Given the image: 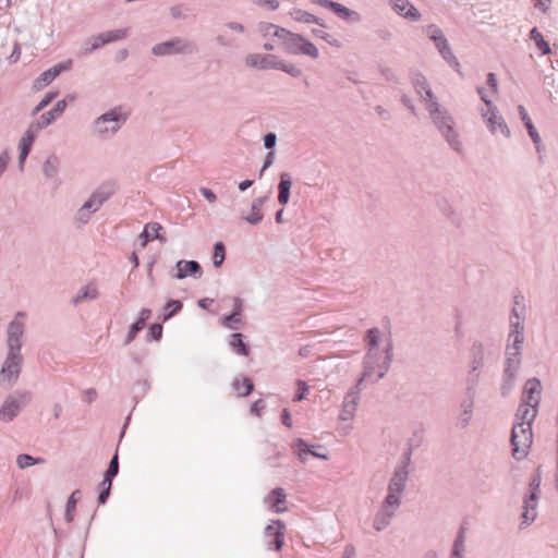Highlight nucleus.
I'll return each mask as SVG.
<instances>
[{
  "mask_svg": "<svg viewBox=\"0 0 558 558\" xmlns=\"http://www.w3.org/2000/svg\"><path fill=\"white\" fill-rule=\"evenodd\" d=\"M129 114L121 106H116L97 117L92 123V132L100 138L116 135L128 121Z\"/></svg>",
  "mask_w": 558,
  "mask_h": 558,
  "instance_id": "1",
  "label": "nucleus"
},
{
  "mask_svg": "<svg viewBox=\"0 0 558 558\" xmlns=\"http://www.w3.org/2000/svg\"><path fill=\"white\" fill-rule=\"evenodd\" d=\"M275 36L282 40L284 51L289 54H303L313 59L319 57L317 47L301 34L277 29Z\"/></svg>",
  "mask_w": 558,
  "mask_h": 558,
  "instance_id": "2",
  "label": "nucleus"
},
{
  "mask_svg": "<svg viewBox=\"0 0 558 558\" xmlns=\"http://www.w3.org/2000/svg\"><path fill=\"white\" fill-rule=\"evenodd\" d=\"M542 385L536 378L525 383L522 393V402L518 409L517 420L534 421L541 400Z\"/></svg>",
  "mask_w": 558,
  "mask_h": 558,
  "instance_id": "3",
  "label": "nucleus"
},
{
  "mask_svg": "<svg viewBox=\"0 0 558 558\" xmlns=\"http://www.w3.org/2000/svg\"><path fill=\"white\" fill-rule=\"evenodd\" d=\"M512 427L511 445L513 458L521 460L526 457L532 441V422L527 420H519Z\"/></svg>",
  "mask_w": 558,
  "mask_h": 558,
  "instance_id": "4",
  "label": "nucleus"
},
{
  "mask_svg": "<svg viewBox=\"0 0 558 558\" xmlns=\"http://www.w3.org/2000/svg\"><path fill=\"white\" fill-rule=\"evenodd\" d=\"M198 51L197 45L184 37H172L169 40L155 45L151 48L153 54L157 57L175 56V54H194Z\"/></svg>",
  "mask_w": 558,
  "mask_h": 558,
  "instance_id": "5",
  "label": "nucleus"
},
{
  "mask_svg": "<svg viewBox=\"0 0 558 558\" xmlns=\"http://www.w3.org/2000/svg\"><path fill=\"white\" fill-rule=\"evenodd\" d=\"M436 129L444 136L449 146L457 153L462 151V144L459 140V135L454 130V121L448 110H445L444 114L435 116L432 119Z\"/></svg>",
  "mask_w": 558,
  "mask_h": 558,
  "instance_id": "6",
  "label": "nucleus"
},
{
  "mask_svg": "<svg viewBox=\"0 0 558 558\" xmlns=\"http://www.w3.org/2000/svg\"><path fill=\"white\" fill-rule=\"evenodd\" d=\"M118 184L116 181H106L101 183L89 196V198L81 206L80 209H98L102 206L116 192Z\"/></svg>",
  "mask_w": 558,
  "mask_h": 558,
  "instance_id": "7",
  "label": "nucleus"
},
{
  "mask_svg": "<svg viewBox=\"0 0 558 558\" xmlns=\"http://www.w3.org/2000/svg\"><path fill=\"white\" fill-rule=\"evenodd\" d=\"M313 3L329 10L340 20L349 24H357L362 21V15L350 8L333 0H312Z\"/></svg>",
  "mask_w": 558,
  "mask_h": 558,
  "instance_id": "8",
  "label": "nucleus"
},
{
  "mask_svg": "<svg viewBox=\"0 0 558 558\" xmlns=\"http://www.w3.org/2000/svg\"><path fill=\"white\" fill-rule=\"evenodd\" d=\"M27 392H20L5 399L0 409V420L3 422L12 421L25 405L28 400Z\"/></svg>",
  "mask_w": 558,
  "mask_h": 558,
  "instance_id": "9",
  "label": "nucleus"
},
{
  "mask_svg": "<svg viewBox=\"0 0 558 558\" xmlns=\"http://www.w3.org/2000/svg\"><path fill=\"white\" fill-rule=\"evenodd\" d=\"M72 66V60H66L60 63L54 64L50 69L44 71L33 84V89L40 90L45 86L49 85L53 80H56L62 72L69 71Z\"/></svg>",
  "mask_w": 558,
  "mask_h": 558,
  "instance_id": "10",
  "label": "nucleus"
},
{
  "mask_svg": "<svg viewBox=\"0 0 558 558\" xmlns=\"http://www.w3.org/2000/svg\"><path fill=\"white\" fill-rule=\"evenodd\" d=\"M21 363L20 350L9 349V355L1 369L2 379L13 384L19 377Z\"/></svg>",
  "mask_w": 558,
  "mask_h": 558,
  "instance_id": "11",
  "label": "nucleus"
},
{
  "mask_svg": "<svg viewBox=\"0 0 558 558\" xmlns=\"http://www.w3.org/2000/svg\"><path fill=\"white\" fill-rule=\"evenodd\" d=\"M482 117L490 133L496 134L499 131L505 137H510V130L502 116L499 114L497 107H493L486 112L483 111Z\"/></svg>",
  "mask_w": 558,
  "mask_h": 558,
  "instance_id": "12",
  "label": "nucleus"
},
{
  "mask_svg": "<svg viewBox=\"0 0 558 558\" xmlns=\"http://www.w3.org/2000/svg\"><path fill=\"white\" fill-rule=\"evenodd\" d=\"M278 57L275 54L252 53L245 58L247 66L258 70L277 69Z\"/></svg>",
  "mask_w": 558,
  "mask_h": 558,
  "instance_id": "13",
  "label": "nucleus"
},
{
  "mask_svg": "<svg viewBox=\"0 0 558 558\" xmlns=\"http://www.w3.org/2000/svg\"><path fill=\"white\" fill-rule=\"evenodd\" d=\"M68 102L65 99L59 100L51 110L44 112L35 123L36 129L43 130L54 122L59 117L62 116Z\"/></svg>",
  "mask_w": 558,
  "mask_h": 558,
  "instance_id": "14",
  "label": "nucleus"
},
{
  "mask_svg": "<svg viewBox=\"0 0 558 558\" xmlns=\"http://www.w3.org/2000/svg\"><path fill=\"white\" fill-rule=\"evenodd\" d=\"M267 545L269 548L280 550L283 545V525L280 521L269 524L265 531Z\"/></svg>",
  "mask_w": 558,
  "mask_h": 558,
  "instance_id": "15",
  "label": "nucleus"
},
{
  "mask_svg": "<svg viewBox=\"0 0 558 558\" xmlns=\"http://www.w3.org/2000/svg\"><path fill=\"white\" fill-rule=\"evenodd\" d=\"M393 11L400 16L416 22L421 19V13L409 0H395L392 1Z\"/></svg>",
  "mask_w": 558,
  "mask_h": 558,
  "instance_id": "16",
  "label": "nucleus"
},
{
  "mask_svg": "<svg viewBox=\"0 0 558 558\" xmlns=\"http://www.w3.org/2000/svg\"><path fill=\"white\" fill-rule=\"evenodd\" d=\"M518 113L520 116L521 121L523 122L524 128L527 131L529 136L531 137L532 142L535 144L536 149L539 150V144H541V136L530 118L526 109L522 106H518Z\"/></svg>",
  "mask_w": 558,
  "mask_h": 558,
  "instance_id": "17",
  "label": "nucleus"
},
{
  "mask_svg": "<svg viewBox=\"0 0 558 558\" xmlns=\"http://www.w3.org/2000/svg\"><path fill=\"white\" fill-rule=\"evenodd\" d=\"M435 46L440 53V56L444 58V60L452 66L456 71H459L460 63L456 56L453 54L448 40L445 36H442L439 41H434Z\"/></svg>",
  "mask_w": 558,
  "mask_h": 558,
  "instance_id": "18",
  "label": "nucleus"
},
{
  "mask_svg": "<svg viewBox=\"0 0 558 558\" xmlns=\"http://www.w3.org/2000/svg\"><path fill=\"white\" fill-rule=\"evenodd\" d=\"M201 266L194 260H179L177 263L175 278L183 279L187 276H201Z\"/></svg>",
  "mask_w": 558,
  "mask_h": 558,
  "instance_id": "19",
  "label": "nucleus"
},
{
  "mask_svg": "<svg viewBox=\"0 0 558 558\" xmlns=\"http://www.w3.org/2000/svg\"><path fill=\"white\" fill-rule=\"evenodd\" d=\"M292 186V177L288 172H282L280 174V181L278 184V203L281 206H284L288 204L290 198V192Z\"/></svg>",
  "mask_w": 558,
  "mask_h": 558,
  "instance_id": "20",
  "label": "nucleus"
},
{
  "mask_svg": "<svg viewBox=\"0 0 558 558\" xmlns=\"http://www.w3.org/2000/svg\"><path fill=\"white\" fill-rule=\"evenodd\" d=\"M8 345L12 350H21L20 338L23 335V324L14 320L9 326Z\"/></svg>",
  "mask_w": 558,
  "mask_h": 558,
  "instance_id": "21",
  "label": "nucleus"
},
{
  "mask_svg": "<svg viewBox=\"0 0 558 558\" xmlns=\"http://www.w3.org/2000/svg\"><path fill=\"white\" fill-rule=\"evenodd\" d=\"M266 502L268 504L269 508L272 509L275 512H282L286 510L283 507L286 502V494L282 488H276L274 489L266 498Z\"/></svg>",
  "mask_w": 558,
  "mask_h": 558,
  "instance_id": "22",
  "label": "nucleus"
},
{
  "mask_svg": "<svg viewBox=\"0 0 558 558\" xmlns=\"http://www.w3.org/2000/svg\"><path fill=\"white\" fill-rule=\"evenodd\" d=\"M128 35H129V28H118V29L99 33V36L101 38L104 46L111 44V43H117V41L123 40L128 37Z\"/></svg>",
  "mask_w": 558,
  "mask_h": 558,
  "instance_id": "23",
  "label": "nucleus"
},
{
  "mask_svg": "<svg viewBox=\"0 0 558 558\" xmlns=\"http://www.w3.org/2000/svg\"><path fill=\"white\" fill-rule=\"evenodd\" d=\"M150 314L151 312L148 308L141 311L138 319L130 328L126 342H131L135 338L136 333L145 327L147 319L150 317Z\"/></svg>",
  "mask_w": 558,
  "mask_h": 558,
  "instance_id": "24",
  "label": "nucleus"
},
{
  "mask_svg": "<svg viewBox=\"0 0 558 558\" xmlns=\"http://www.w3.org/2000/svg\"><path fill=\"white\" fill-rule=\"evenodd\" d=\"M530 39L534 41L537 49L542 54H550L551 48L547 40H545L544 36L539 33L537 27H533L530 31Z\"/></svg>",
  "mask_w": 558,
  "mask_h": 558,
  "instance_id": "25",
  "label": "nucleus"
},
{
  "mask_svg": "<svg viewBox=\"0 0 558 558\" xmlns=\"http://www.w3.org/2000/svg\"><path fill=\"white\" fill-rule=\"evenodd\" d=\"M232 387L239 397H246L253 390V383L247 377H238L233 380Z\"/></svg>",
  "mask_w": 558,
  "mask_h": 558,
  "instance_id": "26",
  "label": "nucleus"
},
{
  "mask_svg": "<svg viewBox=\"0 0 558 558\" xmlns=\"http://www.w3.org/2000/svg\"><path fill=\"white\" fill-rule=\"evenodd\" d=\"M536 494L533 492L527 500H525L522 519L524 524H530L536 517Z\"/></svg>",
  "mask_w": 558,
  "mask_h": 558,
  "instance_id": "27",
  "label": "nucleus"
},
{
  "mask_svg": "<svg viewBox=\"0 0 558 558\" xmlns=\"http://www.w3.org/2000/svg\"><path fill=\"white\" fill-rule=\"evenodd\" d=\"M536 494L533 492L527 500H525L522 519L524 524H530L536 517Z\"/></svg>",
  "mask_w": 558,
  "mask_h": 558,
  "instance_id": "28",
  "label": "nucleus"
},
{
  "mask_svg": "<svg viewBox=\"0 0 558 558\" xmlns=\"http://www.w3.org/2000/svg\"><path fill=\"white\" fill-rule=\"evenodd\" d=\"M104 47L99 34L88 37L84 40L80 54L82 57L88 56L93 51Z\"/></svg>",
  "mask_w": 558,
  "mask_h": 558,
  "instance_id": "29",
  "label": "nucleus"
},
{
  "mask_svg": "<svg viewBox=\"0 0 558 558\" xmlns=\"http://www.w3.org/2000/svg\"><path fill=\"white\" fill-rule=\"evenodd\" d=\"M410 78L418 96H422V93L429 88L426 77L421 72L411 71Z\"/></svg>",
  "mask_w": 558,
  "mask_h": 558,
  "instance_id": "30",
  "label": "nucleus"
},
{
  "mask_svg": "<svg viewBox=\"0 0 558 558\" xmlns=\"http://www.w3.org/2000/svg\"><path fill=\"white\" fill-rule=\"evenodd\" d=\"M161 229V226L157 222L147 223L141 235L143 238L142 246H145L148 241L161 239L159 234Z\"/></svg>",
  "mask_w": 558,
  "mask_h": 558,
  "instance_id": "31",
  "label": "nucleus"
},
{
  "mask_svg": "<svg viewBox=\"0 0 558 558\" xmlns=\"http://www.w3.org/2000/svg\"><path fill=\"white\" fill-rule=\"evenodd\" d=\"M407 481V472L404 470H398L395 472L393 477L389 484L388 490L401 494L404 488V483Z\"/></svg>",
  "mask_w": 558,
  "mask_h": 558,
  "instance_id": "32",
  "label": "nucleus"
},
{
  "mask_svg": "<svg viewBox=\"0 0 558 558\" xmlns=\"http://www.w3.org/2000/svg\"><path fill=\"white\" fill-rule=\"evenodd\" d=\"M289 14L296 22H301V23H305V24H312V22H316V16L314 14L308 13L301 9L294 8L289 12Z\"/></svg>",
  "mask_w": 558,
  "mask_h": 558,
  "instance_id": "33",
  "label": "nucleus"
},
{
  "mask_svg": "<svg viewBox=\"0 0 558 558\" xmlns=\"http://www.w3.org/2000/svg\"><path fill=\"white\" fill-rule=\"evenodd\" d=\"M59 159L56 155H51L44 163L43 171L47 178H53L58 171Z\"/></svg>",
  "mask_w": 558,
  "mask_h": 558,
  "instance_id": "34",
  "label": "nucleus"
},
{
  "mask_svg": "<svg viewBox=\"0 0 558 558\" xmlns=\"http://www.w3.org/2000/svg\"><path fill=\"white\" fill-rule=\"evenodd\" d=\"M312 34L316 38H320V39L325 40L327 44H329L332 47H336V48L342 47V44L340 40L336 39L332 35H330L322 29L313 28Z\"/></svg>",
  "mask_w": 558,
  "mask_h": 558,
  "instance_id": "35",
  "label": "nucleus"
},
{
  "mask_svg": "<svg viewBox=\"0 0 558 558\" xmlns=\"http://www.w3.org/2000/svg\"><path fill=\"white\" fill-rule=\"evenodd\" d=\"M231 348L241 355H247L248 351L240 333H233L230 339Z\"/></svg>",
  "mask_w": 558,
  "mask_h": 558,
  "instance_id": "36",
  "label": "nucleus"
},
{
  "mask_svg": "<svg viewBox=\"0 0 558 558\" xmlns=\"http://www.w3.org/2000/svg\"><path fill=\"white\" fill-rule=\"evenodd\" d=\"M58 92H49L45 95V97L36 105V107L32 111V116L38 114L43 111L48 105H50L57 97Z\"/></svg>",
  "mask_w": 558,
  "mask_h": 558,
  "instance_id": "37",
  "label": "nucleus"
},
{
  "mask_svg": "<svg viewBox=\"0 0 558 558\" xmlns=\"http://www.w3.org/2000/svg\"><path fill=\"white\" fill-rule=\"evenodd\" d=\"M283 71L284 73L291 75L292 77H299L302 75V70L296 68L292 63H286L283 60L278 59L277 69Z\"/></svg>",
  "mask_w": 558,
  "mask_h": 558,
  "instance_id": "38",
  "label": "nucleus"
},
{
  "mask_svg": "<svg viewBox=\"0 0 558 558\" xmlns=\"http://www.w3.org/2000/svg\"><path fill=\"white\" fill-rule=\"evenodd\" d=\"M277 29H284V28L277 26L272 23H268V22H260L257 25V31L263 37H268V36L276 37L275 34H276Z\"/></svg>",
  "mask_w": 558,
  "mask_h": 558,
  "instance_id": "39",
  "label": "nucleus"
},
{
  "mask_svg": "<svg viewBox=\"0 0 558 558\" xmlns=\"http://www.w3.org/2000/svg\"><path fill=\"white\" fill-rule=\"evenodd\" d=\"M32 147H33V144H31L29 142H25L22 138L20 140V143H19V150H20L19 167H20V169H23L24 162H25L26 158L28 157V155L32 150Z\"/></svg>",
  "mask_w": 558,
  "mask_h": 558,
  "instance_id": "40",
  "label": "nucleus"
},
{
  "mask_svg": "<svg viewBox=\"0 0 558 558\" xmlns=\"http://www.w3.org/2000/svg\"><path fill=\"white\" fill-rule=\"evenodd\" d=\"M119 471V463H118V454H116L106 472V484L107 487L112 485V478L118 474Z\"/></svg>",
  "mask_w": 558,
  "mask_h": 558,
  "instance_id": "41",
  "label": "nucleus"
},
{
  "mask_svg": "<svg viewBox=\"0 0 558 558\" xmlns=\"http://www.w3.org/2000/svg\"><path fill=\"white\" fill-rule=\"evenodd\" d=\"M226 255V248L225 245L221 242L216 243L214 255H213V262L216 267H220L225 260Z\"/></svg>",
  "mask_w": 558,
  "mask_h": 558,
  "instance_id": "42",
  "label": "nucleus"
},
{
  "mask_svg": "<svg viewBox=\"0 0 558 558\" xmlns=\"http://www.w3.org/2000/svg\"><path fill=\"white\" fill-rule=\"evenodd\" d=\"M41 459H35L32 456L28 454H20L16 459V463L20 469H25L27 466L41 463Z\"/></svg>",
  "mask_w": 558,
  "mask_h": 558,
  "instance_id": "43",
  "label": "nucleus"
},
{
  "mask_svg": "<svg viewBox=\"0 0 558 558\" xmlns=\"http://www.w3.org/2000/svg\"><path fill=\"white\" fill-rule=\"evenodd\" d=\"M182 308V303L177 300H171L167 303L165 311L167 312L163 315V320L169 319L172 315L178 313Z\"/></svg>",
  "mask_w": 558,
  "mask_h": 558,
  "instance_id": "44",
  "label": "nucleus"
},
{
  "mask_svg": "<svg viewBox=\"0 0 558 558\" xmlns=\"http://www.w3.org/2000/svg\"><path fill=\"white\" fill-rule=\"evenodd\" d=\"M392 514L393 511H385V509H383V511L378 514V517L375 520V529L377 531L383 530L387 525L388 520L392 517Z\"/></svg>",
  "mask_w": 558,
  "mask_h": 558,
  "instance_id": "45",
  "label": "nucleus"
},
{
  "mask_svg": "<svg viewBox=\"0 0 558 558\" xmlns=\"http://www.w3.org/2000/svg\"><path fill=\"white\" fill-rule=\"evenodd\" d=\"M426 110L433 119L435 116L444 114L446 109L439 105L437 99H434L426 104Z\"/></svg>",
  "mask_w": 558,
  "mask_h": 558,
  "instance_id": "46",
  "label": "nucleus"
},
{
  "mask_svg": "<svg viewBox=\"0 0 558 558\" xmlns=\"http://www.w3.org/2000/svg\"><path fill=\"white\" fill-rule=\"evenodd\" d=\"M401 494H397L388 490V495L385 500L384 509L385 511H389V507H398L399 506V497Z\"/></svg>",
  "mask_w": 558,
  "mask_h": 558,
  "instance_id": "47",
  "label": "nucleus"
},
{
  "mask_svg": "<svg viewBox=\"0 0 558 558\" xmlns=\"http://www.w3.org/2000/svg\"><path fill=\"white\" fill-rule=\"evenodd\" d=\"M522 341H523L522 333L517 330L514 333L513 345L509 347L507 349L508 355L517 356L519 354V349H520V344L522 343Z\"/></svg>",
  "mask_w": 558,
  "mask_h": 558,
  "instance_id": "48",
  "label": "nucleus"
},
{
  "mask_svg": "<svg viewBox=\"0 0 558 558\" xmlns=\"http://www.w3.org/2000/svg\"><path fill=\"white\" fill-rule=\"evenodd\" d=\"M426 34L432 41H439L444 36L442 31L434 24L427 26Z\"/></svg>",
  "mask_w": 558,
  "mask_h": 558,
  "instance_id": "49",
  "label": "nucleus"
},
{
  "mask_svg": "<svg viewBox=\"0 0 558 558\" xmlns=\"http://www.w3.org/2000/svg\"><path fill=\"white\" fill-rule=\"evenodd\" d=\"M379 70L386 81L399 83V77L393 69L388 66H380Z\"/></svg>",
  "mask_w": 558,
  "mask_h": 558,
  "instance_id": "50",
  "label": "nucleus"
},
{
  "mask_svg": "<svg viewBox=\"0 0 558 558\" xmlns=\"http://www.w3.org/2000/svg\"><path fill=\"white\" fill-rule=\"evenodd\" d=\"M264 147L270 151L277 144V135L274 132H268L263 137Z\"/></svg>",
  "mask_w": 558,
  "mask_h": 558,
  "instance_id": "51",
  "label": "nucleus"
},
{
  "mask_svg": "<svg viewBox=\"0 0 558 558\" xmlns=\"http://www.w3.org/2000/svg\"><path fill=\"white\" fill-rule=\"evenodd\" d=\"M311 453V450L308 446L305 444L304 440L299 439L296 442V454L300 458L302 462L305 461V456Z\"/></svg>",
  "mask_w": 558,
  "mask_h": 558,
  "instance_id": "52",
  "label": "nucleus"
},
{
  "mask_svg": "<svg viewBox=\"0 0 558 558\" xmlns=\"http://www.w3.org/2000/svg\"><path fill=\"white\" fill-rule=\"evenodd\" d=\"M463 533H464V529H461L460 533L454 542L452 558H460L461 551L463 550Z\"/></svg>",
  "mask_w": 558,
  "mask_h": 558,
  "instance_id": "53",
  "label": "nucleus"
},
{
  "mask_svg": "<svg viewBox=\"0 0 558 558\" xmlns=\"http://www.w3.org/2000/svg\"><path fill=\"white\" fill-rule=\"evenodd\" d=\"M254 3L258 7H266L271 11L277 10L280 5L278 0H254Z\"/></svg>",
  "mask_w": 558,
  "mask_h": 558,
  "instance_id": "54",
  "label": "nucleus"
},
{
  "mask_svg": "<svg viewBox=\"0 0 558 558\" xmlns=\"http://www.w3.org/2000/svg\"><path fill=\"white\" fill-rule=\"evenodd\" d=\"M97 296V289L96 287L94 286H87L84 288L83 290V294L82 295H78L76 299H75V302H77L78 300L81 299H86V298H89V299H95Z\"/></svg>",
  "mask_w": 558,
  "mask_h": 558,
  "instance_id": "55",
  "label": "nucleus"
},
{
  "mask_svg": "<svg viewBox=\"0 0 558 558\" xmlns=\"http://www.w3.org/2000/svg\"><path fill=\"white\" fill-rule=\"evenodd\" d=\"M245 221L251 225H256L263 219L262 211H248L246 216L243 217Z\"/></svg>",
  "mask_w": 558,
  "mask_h": 558,
  "instance_id": "56",
  "label": "nucleus"
},
{
  "mask_svg": "<svg viewBox=\"0 0 558 558\" xmlns=\"http://www.w3.org/2000/svg\"><path fill=\"white\" fill-rule=\"evenodd\" d=\"M274 161H275V153L274 151H268L265 156V159H264V162H263V167L259 171V177L263 175L264 171L268 168H270L272 165H274Z\"/></svg>",
  "mask_w": 558,
  "mask_h": 558,
  "instance_id": "57",
  "label": "nucleus"
},
{
  "mask_svg": "<svg viewBox=\"0 0 558 558\" xmlns=\"http://www.w3.org/2000/svg\"><path fill=\"white\" fill-rule=\"evenodd\" d=\"M110 489H111V486L107 487L106 477H105L102 483L100 484V493H99V497H98V500L100 504L106 502V500L109 496Z\"/></svg>",
  "mask_w": 558,
  "mask_h": 558,
  "instance_id": "58",
  "label": "nucleus"
},
{
  "mask_svg": "<svg viewBox=\"0 0 558 558\" xmlns=\"http://www.w3.org/2000/svg\"><path fill=\"white\" fill-rule=\"evenodd\" d=\"M298 390H299V393L295 396L294 398V401H302L306 393L308 392V387L307 385L305 384V381H298Z\"/></svg>",
  "mask_w": 558,
  "mask_h": 558,
  "instance_id": "59",
  "label": "nucleus"
},
{
  "mask_svg": "<svg viewBox=\"0 0 558 558\" xmlns=\"http://www.w3.org/2000/svg\"><path fill=\"white\" fill-rule=\"evenodd\" d=\"M476 90H477V94H478V95H480V97H481V100H482V101L487 106V108H488L487 110H490V109H493V107H496V106L493 104V101L487 97V95H486V90H485V88H484V87L480 86V87H477V89H476Z\"/></svg>",
  "mask_w": 558,
  "mask_h": 558,
  "instance_id": "60",
  "label": "nucleus"
},
{
  "mask_svg": "<svg viewBox=\"0 0 558 558\" xmlns=\"http://www.w3.org/2000/svg\"><path fill=\"white\" fill-rule=\"evenodd\" d=\"M378 341V330L377 329H371L367 333V342L371 348H375L377 345Z\"/></svg>",
  "mask_w": 558,
  "mask_h": 558,
  "instance_id": "61",
  "label": "nucleus"
},
{
  "mask_svg": "<svg viewBox=\"0 0 558 558\" xmlns=\"http://www.w3.org/2000/svg\"><path fill=\"white\" fill-rule=\"evenodd\" d=\"M486 83H487V85L492 88V90H493L494 93H497V92H498V82H497V77H496V74H495V73L489 72V73L487 74Z\"/></svg>",
  "mask_w": 558,
  "mask_h": 558,
  "instance_id": "62",
  "label": "nucleus"
},
{
  "mask_svg": "<svg viewBox=\"0 0 558 558\" xmlns=\"http://www.w3.org/2000/svg\"><path fill=\"white\" fill-rule=\"evenodd\" d=\"M149 332L153 339L159 340L162 335V326L159 324H154L150 326Z\"/></svg>",
  "mask_w": 558,
  "mask_h": 558,
  "instance_id": "63",
  "label": "nucleus"
},
{
  "mask_svg": "<svg viewBox=\"0 0 558 558\" xmlns=\"http://www.w3.org/2000/svg\"><path fill=\"white\" fill-rule=\"evenodd\" d=\"M199 192L209 203H214L217 198L216 194L210 189L201 187Z\"/></svg>",
  "mask_w": 558,
  "mask_h": 558,
  "instance_id": "64",
  "label": "nucleus"
}]
</instances>
